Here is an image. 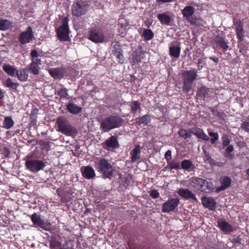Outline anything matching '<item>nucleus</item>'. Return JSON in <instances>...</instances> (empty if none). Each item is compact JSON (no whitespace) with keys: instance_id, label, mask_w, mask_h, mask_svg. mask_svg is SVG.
Instances as JSON below:
<instances>
[{"instance_id":"51","label":"nucleus","mask_w":249,"mask_h":249,"mask_svg":"<svg viewBox=\"0 0 249 249\" xmlns=\"http://www.w3.org/2000/svg\"><path fill=\"white\" fill-rule=\"evenodd\" d=\"M211 111L213 115L217 116L220 119H224L226 116L223 112L218 111L213 108H211Z\"/></svg>"},{"instance_id":"50","label":"nucleus","mask_w":249,"mask_h":249,"mask_svg":"<svg viewBox=\"0 0 249 249\" xmlns=\"http://www.w3.org/2000/svg\"><path fill=\"white\" fill-rule=\"evenodd\" d=\"M39 144L41 146L43 150L48 152L50 150V145L48 142L41 140L39 142Z\"/></svg>"},{"instance_id":"9","label":"nucleus","mask_w":249,"mask_h":249,"mask_svg":"<svg viewBox=\"0 0 249 249\" xmlns=\"http://www.w3.org/2000/svg\"><path fill=\"white\" fill-rule=\"evenodd\" d=\"M89 39L95 43L102 42L104 40V36L103 33L99 30L95 28H91L89 32Z\"/></svg>"},{"instance_id":"56","label":"nucleus","mask_w":249,"mask_h":249,"mask_svg":"<svg viewBox=\"0 0 249 249\" xmlns=\"http://www.w3.org/2000/svg\"><path fill=\"white\" fill-rule=\"evenodd\" d=\"M241 128L245 132L249 133V121L243 122L241 125Z\"/></svg>"},{"instance_id":"29","label":"nucleus","mask_w":249,"mask_h":249,"mask_svg":"<svg viewBox=\"0 0 249 249\" xmlns=\"http://www.w3.org/2000/svg\"><path fill=\"white\" fill-rule=\"evenodd\" d=\"M157 18L161 24L165 25H171L172 22L171 18L166 13L158 14Z\"/></svg>"},{"instance_id":"22","label":"nucleus","mask_w":249,"mask_h":249,"mask_svg":"<svg viewBox=\"0 0 249 249\" xmlns=\"http://www.w3.org/2000/svg\"><path fill=\"white\" fill-rule=\"evenodd\" d=\"M142 47L140 46L138 49L135 50L132 55V59L134 63H139L141 62L143 58L144 51L142 50Z\"/></svg>"},{"instance_id":"13","label":"nucleus","mask_w":249,"mask_h":249,"mask_svg":"<svg viewBox=\"0 0 249 249\" xmlns=\"http://www.w3.org/2000/svg\"><path fill=\"white\" fill-rule=\"evenodd\" d=\"M178 194L185 199H192L196 201L197 198L196 195L188 189L180 188L177 192Z\"/></svg>"},{"instance_id":"6","label":"nucleus","mask_w":249,"mask_h":249,"mask_svg":"<svg viewBox=\"0 0 249 249\" xmlns=\"http://www.w3.org/2000/svg\"><path fill=\"white\" fill-rule=\"evenodd\" d=\"M95 167L98 172L102 174L103 178H109V162L107 160L99 159L95 162Z\"/></svg>"},{"instance_id":"63","label":"nucleus","mask_w":249,"mask_h":249,"mask_svg":"<svg viewBox=\"0 0 249 249\" xmlns=\"http://www.w3.org/2000/svg\"><path fill=\"white\" fill-rule=\"evenodd\" d=\"M103 146L107 150H109V139H107L103 143Z\"/></svg>"},{"instance_id":"8","label":"nucleus","mask_w":249,"mask_h":249,"mask_svg":"<svg viewBox=\"0 0 249 249\" xmlns=\"http://www.w3.org/2000/svg\"><path fill=\"white\" fill-rule=\"evenodd\" d=\"M179 203V199L178 198L169 199L164 203L162 206L161 211L163 213H169L175 210Z\"/></svg>"},{"instance_id":"34","label":"nucleus","mask_w":249,"mask_h":249,"mask_svg":"<svg viewBox=\"0 0 249 249\" xmlns=\"http://www.w3.org/2000/svg\"><path fill=\"white\" fill-rule=\"evenodd\" d=\"M205 157L204 158L205 162H208L211 166H218V163L216 162L215 160L212 159L210 156L208 152L206 150L203 149Z\"/></svg>"},{"instance_id":"5","label":"nucleus","mask_w":249,"mask_h":249,"mask_svg":"<svg viewBox=\"0 0 249 249\" xmlns=\"http://www.w3.org/2000/svg\"><path fill=\"white\" fill-rule=\"evenodd\" d=\"M46 162L42 160L28 158L25 161V165L26 169L33 173H37L43 170L46 165Z\"/></svg>"},{"instance_id":"18","label":"nucleus","mask_w":249,"mask_h":249,"mask_svg":"<svg viewBox=\"0 0 249 249\" xmlns=\"http://www.w3.org/2000/svg\"><path fill=\"white\" fill-rule=\"evenodd\" d=\"M235 31L237 35V38L240 42L244 40L245 31L243 29V23L240 20L237 21L234 23Z\"/></svg>"},{"instance_id":"17","label":"nucleus","mask_w":249,"mask_h":249,"mask_svg":"<svg viewBox=\"0 0 249 249\" xmlns=\"http://www.w3.org/2000/svg\"><path fill=\"white\" fill-rule=\"evenodd\" d=\"M202 203L204 207L211 211H214L216 209V202L212 197H204L202 198Z\"/></svg>"},{"instance_id":"23","label":"nucleus","mask_w":249,"mask_h":249,"mask_svg":"<svg viewBox=\"0 0 249 249\" xmlns=\"http://www.w3.org/2000/svg\"><path fill=\"white\" fill-rule=\"evenodd\" d=\"M67 109L71 114H78L82 111V107L73 103L69 102L67 105Z\"/></svg>"},{"instance_id":"47","label":"nucleus","mask_w":249,"mask_h":249,"mask_svg":"<svg viewBox=\"0 0 249 249\" xmlns=\"http://www.w3.org/2000/svg\"><path fill=\"white\" fill-rule=\"evenodd\" d=\"M178 134L181 137L183 138L184 139L190 138L192 136L191 133L190 132H188L187 130L183 128L180 129L178 131Z\"/></svg>"},{"instance_id":"42","label":"nucleus","mask_w":249,"mask_h":249,"mask_svg":"<svg viewBox=\"0 0 249 249\" xmlns=\"http://www.w3.org/2000/svg\"><path fill=\"white\" fill-rule=\"evenodd\" d=\"M31 219L33 223L36 225H41L43 224L42 220H41L40 216L36 213H33L31 216Z\"/></svg>"},{"instance_id":"27","label":"nucleus","mask_w":249,"mask_h":249,"mask_svg":"<svg viewBox=\"0 0 249 249\" xmlns=\"http://www.w3.org/2000/svg\"><path fill=\"white\" fill-rule=\"evenodd\" d=\"M195 12V8L192 6H186L182 10V14L183 17L188 20L191 18Z\"/></svg>"},{"instance_id":"38","label":"nucleus","mask_w":249,"mask_h":249,"mask_svg":"<svg viewBox=\"0 0 249 249\" xmlns=\"http://www.w3.org/2000/svg\"><path fill=\"white\" fill-rule=\"evenodd\" d=\"M38 112V109L37 108H35L32 110L30 114V123L34 125L36 124Z\"/></svg>"},{"instance_id":"26","label":"nucleus","mask_w":249,"mask_h":249,"mask_svg":"<svg viewBox=\"0 0 249 249\" xmlns=\"http://www.w3.org/2000/svg\"><path fill=\"white\" fill-rule=\"evenodd\" d=\"M141 147L139 145H136L132 150L130 153L131 161L132 163H134L137 160L140 159V156L139 154L141 153Z\"/></svg>"},{"instance_id":"53","label":"nucleus","mask_w":249,"mask_h":249,"mask_svg":"<svg viewBox=\"0 0 249 249\" xmlns=\"http://www.w3.org/2000/svg\"><path fill=\"white\" fill-rule=\"evenodd\" d=\"M167 165L170 169H178L180 168L179 163L175 161H168Z\"/></svg>"},{"instance_id":"43","label":"nucleus","mask_w":249,"mask_h":249,"mask_svg":"<svg viewBox=\"0 0 249 249\" xmlns=\"http://www.w3.org/2000/svg\"><path fill=\"white\" fill-rule=\"evenodd\" d=\"M60 99H67L69 96L68 89L66 88H62L59 89L57 93Z\"/></svg>"},{"instance_id":"4","label":"nucleus","mask_w":249,"mask_h":249,"mask_svg":"<svg viewBox=\"0 0 249 249\" xmlns=\"http://www.w3.org/2000/svg\"><path fill=\"white\" fill-rule=\"evenodd\" d=\"M89 5L86 0H77L72 6V14L75 17H80L85 15L87 12Z\"/></svg>"},{"instance_id":"12","label":"nucleus","mask_w":249,"mask_h":249,"mask_svg":"<svg viewBox=\"0 0 249 249\" xmlns=\"http://www.w3.org/2000/svg\"><path fill=\"white\" fill-rule=\"evenodd\" d=\"M67 73L66 69L64 67H58L50 70L49 73L55 79H61Z\"/></svg>"},{"instance_id":"10","label":"nucleus","mask_w":249,"mask_h":249,"mask_svg":"<svg viewBox=\"0 0 249 249\" xmlns=\"http://www.w3.org/2000/svg\"><path fill=\"white\" fill-rule=\"evenodd\" d=\"M33 37L32 29L29 26L27 31L23 32L20 34L18 41L21 44H25L32 41Z\"/></svg>"},{"instance_id":"64","label":"nucleus","mask_w":249,"mask_h":249,"mask_svg":"<svg viewBox=\"0 0 249 249\" xmlns=\"http://www.w3.org/2000/svg\"><path fill=\"white\" fill-rule=\"evenodd\" d=\"M56 193L59 196L61 197L63 195L64 191L61 188H58L56 190Z\"/></svg>"},{"instance_id":"37","label":"nucleus","mask_w":249,"mask_h":249,"mask_svg":"<svg viewBox=\"0 0 249 249\" xmlns=\"http://www.w3.org/2000/svg\"><path fill=\"white\" fill-rule=\"evenodd\" d=\"M131 112L135 114L137 111L141 108V103L138 101H133L130 105Z\"/></svg>"},{"instance_id":"41","label":"nucleus","mask_w":249,"mask_h":249,"mask_svg":"<svg viewBox=\"0 0 249 249\" xmlns=\"http://www.w3.org/2000/svg\"><path fill=\"white\" fill-rule=\"evenodd\" d=\"M226 147L224 153V156L228 159H232L233 155L231 153L234 150L233 146L232 145H229Z\"/></svg>"},{"instance_id":"25","label":"nucleus","mask_w":249,"mask_h":249,"mask_svg":"<svg viewBox=\"0 0 249 249\" xmlns=\"http://www.w3.org/2000/svg\"><path fill=\"white\" fill-rule=\"evenodd\" d=\"M151 120V115L149 114H146L142 116V117L136 118L135 122L137 125H140L141 124H143L144 126H146L150 123Z\"/></svg>"},{"instance_id":"36","label":"nucleus","mask_w":249,"mask_h":249,"mask_svg":"<svg viewBox=\"0 0 249 249\" xmlns=\"http://www.w3.org/2000/svg\"><path fill=\"white\" fill-rule=\"evenodd\" d=\"M154 34L151 29H145L143 30L142 36L145 41H149L154 37Z\"/></svg>"},{"instance_id":"49","label":"nucleus","mask_w":249,"mask_h":249,"mask_svg":"<svg viewBox=\"0 0 249 249\" xmlns=\"http://www.w3.org/2000/svg\"><path fill=\"white\" fill-rule=\"evenodd\" d=\"M101 128L104 131H109V117H107L101 123Z\"/></svg>"},{"instance_id":"2","label":"nucleus","mask_w":249,"mask_h":249,"mask_svg":"<svg viewBox=\"0 0 249 249\" xmlns=\"http://www.w3.org/2000/svg\"><path fill=\"white\" fill-rule=\"evenodd\" d=\"M183 77V90L188 93L192 89L193 82L197 77V71L195 70H186L182 73Z\"/></svg>"},{"instance_id":"1","label":"nucleus","mask_w":249,"mask_h":249,"mask_svg":"<svg viewBox=\"0 0 249 249\" xmlns=\"http://www.w3.org/2000/svg\"><path fill=\"white\" fill-rule=\"evenodd\" d=\"M56 124L59 131L66 136H72L75 135L78 133L77 129L70 124L66 118H58Z\"/></svg>"},{"instance_id":"57","label":"nucleus","mask_w":249,"mask_h":249,"mask_svg":"<svg viewBox=\"0 0 249 249\" xmlns=\"http://www.w3.org/2000/svg\"><path fill=\"white\" fill-rule=\"evenodd\" d=\"M72 198L70 195H67L66 194H63L61 197V202L63 203H68L71 200Z\"/></svg>"},{"instance_id":"14","label":"nucleus","mask_w":249,"mask_h":249,"mask_svg":"<svg viewBox=\"0 0 249 249\" xmlns=\"http://www.w3.org/2000/svg\"><path fill=\"white\" fill-rule=\"evenodd\" d=\"M189 131L191 133L196 136L198 138L204 141H208L210 140L209 136L200 128L197 127H192L190 129Z\"/></svg>"},{"instance_id":"28","label":"nucleus","mask_w":249,"mask_h":249,"mask_svg":"<svg viewBox=\"0 0 249 249\" xmlns=\"http://www.w3.org/2000/svg\"><path fill=\"white\" fill-rule=\"evenodd\" d=\"M18 79L21 81H25L28 78L29 71L27 69H21L16 71Z\"/></svg>"},{"instance_id":"54","label":"nucleus","mask_w":249,"mask_h":249,"mask_svg":"<svg viewBox=\"0 0 249 249\" xmlns=\"http://www.w3.org/2000/svg\"><path fill=\"white\" fill-rule=\"evenodd\" d=\"M223 148L229 145L231 142L229 136L227 134L223 135L221 138Z\"/></svg>"},{"instance_id":"45","label":"nucleus","mask_w":249,"mask_h":249,"mask_svg":"<svg viewBox=\"0 0 249 249\" xmlns=\"http://www.w3.org/2000/svg\"><path fill=\"white\" fill-rule=\"evenodd\" d=\"M39 67L33 64H30L28 69L34 75H37L39 73Z\"/></svg>"},{"instance_id":"40","label":"nucleus","mask_w":249,"mask_h":249,"mask_svg":"<svg viewBox=\"0 0 249 249\" xmlns=\"http://www.w3.org/2000/svg\"><path fill=\"white\" fill-rule=\"evenodd\" d=\"M194 165L192 161L189 160H184L181 163V168L189 172L191 171L190 169Z\"/></svg>"},{"instance_id":"15","label":"nucleus","mask_w":249,"mask_h":249,"mask_svg":"<svg viewBox=\"0 0 249 249\" xmlns=\"http://www.w3.org/2000/svg\"><path fill=\"white\" fill-rule=\"evenodd\" d=\"M217 224L219 228L224 232H232L235 230L232 226L222 219L218 220Z\"/></svg>"},{"instance_id":"44","label":"nucleus","mask_w":249,"mask_h":249,"mask_svg":"<svg viewBox=\"0 0 249 249\" xmlns=\"http://www.w3.org/2000/svg\"><path fill=\"white\" fill-rule=\"evenodd\" d=\"M5 85L7 87L15 90L19 86V84L13 82L11 78H8L5 81Z\"/></svg>"},{"instance_id":"55","label":"nucleus","mask_w":249,"mask_h":249,"mask_svg":"<svg viewBox=\"0 0 249 249\" xmlns=\"http://www.w3.org/2000/svg\"><path fill=\"white\" fill-rule=\"evenodd\" d=\"M209 135L212 137L211 139V142L212 144H214L219 139V135L217 132H210Z\"/></svg>"},{"instance_id":"19","label":"nucleus","mask_w":249,"mask_h":249,"mask_svg":"<svg viewBox=\"0 0 249 249\" xmlns=\"http://www.w3.org/2000/svg\"><path fill=\"white\" fill-rule=\"evenodd\" d=\"M81 170L83 177L86 179H91L95 176L94 170L91 166L82 167Z\"/></svg>"},{"instance_id":"21","label":"nucleus","mask_w":249,"mask_h":249,"mask_svg":"<svg viewBox=\"0 0 249 249\" xmlns=\"http://www.w3.org/2000/svg\"><path fill=\"white\" fill-rule=\"evenodd\" d=\"M124 120L118 116H110V130L121 126Z\"/></svg>"},{"instance_id":"24","label":"nucleus","mask_w":249,"mask_h":249,"mask_svg":"<svg viewBox=\"0 0 249 249\" xmlns=\"http://www.w3.org/2000/svg\"><path fill=\"white\" fill-rule=\"evenodd\" d=\"M214 42L217 44L221 49L226 51L229 48L228 42H226L225 39L221 36H216L214 38Z\"/></svg>"},{"instance_id":"32","label":"nucleus","mask_w":249,"mask_h":249,"mask_svg":"<svg viewBox=\"0 0 249 249\" xmlns=\"http://www.w3.org/2000/svg\"><path fill=\"white\" fill-rule=\"evenodd\" d=\"M3 71L9 75L13 76L16 73V70L14 66L9 64H4L2 66Z\"/></svg>"},{"instance_id":"59","label":"nucleus","mask_w":249,"mask_h":249,"mask_svg":"<svg viewBox=\"0 0 249 249\" xmlns=\"http://www.w3.org/2000/svg\"><path fill=\"white\" fill-rule=\"evenodd\" d=\"M150 196L152 198L156 199L159 197L160 195L157 190H153L151 191Z\"/></svg>"},{"instance_id":"3","label":"nucleus","mask_w":249,"mask_h":249,"mask_svg":"<svg viewBox=\"0 0 249 249\" xmlns=\"http://www.w3.org/2000/svg\"><path fill=\"white\" fill-rule=\"evenodd\" d=\"M68 20L67 17L64 18L62 20V24L56 30L57 37L60 41H67L70 39Z\"/></svg>"},{"instance_id":"39","label":"nucleus","mask_w":249,"mask_h":249,"mask_svg":"<svg viewBox=\"0 0 249 249\" xmlns=\"http://www.w3.org/2000/svg\"><path fill=\"white\" fill-rule=\"evenodd\" d=\"M11 26V22L7 19H0V30L5 31Z\"/></svg>"},{"instance_id":"58","label":"nucleus","mask_w":249,"mask_h":249,"mask_svg":"<svg viewBox=\"0 0 249 249\" xmlns=\"http://www.w3.org/2000/svg\"><path fill=\"white\" fill-rule=\"evenodd\" d=\"M206 191L207 190H209L210 191H213L214 188L213 187V184L211 182H208L207 180H206Z\"/></svg>"},{"instance_id":"16","label":"nucleus","mask_w":249,"mask_h":249,"mask_svg":"<svg viewBox=\"0 0 249 249\" xmlns=\"http://www.w3.org/2000/svg\"><path fill=\"white\" fill-rule=\"evenodd\" d=\"M169 54L175 58H179L180 54L181 47L179 43L177 42L172 43L169 48Z\"/></svg>"},{"instance_id":"48","label":"nucleus","mask_w":249,"mask_h":249,"mask_svg":"<svg viewBox=\"0 0 249 249\" xmlns=\"http://www.w3.org/2000/svg\"><path fill=\"white\" fill-rule=\"evenodd\" d=\"M119 179L121 181L124 186H128L130 183V180L126 176H123L121 174L118 173Z\"/></svg>"},{"instance_id":"30","label":"nucleus","mask_w":249,"mask_h":249,"mask_svg":"<svg viewBox=\"0 0 249 249\" xmlns=\"http://www.w3.org/2000/svg\"><path fill=\"white\" fill-rule=\"evenodd\" d=\"M62 237H60L59 239L60 241H58L55 237H52L50 242V248L51 249H61Z\"/></svg>"},{"instance_id":"62","label":"nucleus","mask_w":249,"mask_h":249,"mask_svg":"<svg viewBox=\"0 0 249 249\" xmlns=\"http://www.w3.org/2000/svg\"><path fill=\"white\" fill-rule=\"evenodd\" d=\"M30 55L32 58L37 57L38 56V53L36 50H32L30 53Z\"/></svg>"},{"instance_id":"35","label":"nucleus","mask_w":249,"mask_h":249,"mask_svg":"<svg viewBox=\"0 0 249 249\" xmlns=\"http://www.w3.org/2000/svg\"><path fill=\"white\" fill-rule=\"evenodd\" d=\"M2 124L4 128L9 129L13 126L14 122L11 117H5Z\"/></svg>"},{"instance_id":"31","label":"nucleus","mask_w":249,"mask_h":249,"mask_svg":"<svg viewBox=\"0 0 249 249\" xmlns=\"http://www.w3.org/2000/svg\"><path fill=\"white\" fill-rule=\"evenodd\" d=\"M210 91V89L205 86H202L198 88L197 90V96L203 100H204L207 95Z\"/></svg>"},{"instance_id":"46","label":"nucleus","mask_w":249,"mask_h":249,"mask_svg":"<svg viewBox=\"0 0 249 249\" xmlns=\"http://www.w3.org/2000/svg\"><path fill=\"white\" fill-rule=\"evenodd\" d=\"M119 144L118 142L117 136H112L110 137V147L113 148H119Z\"/></svg>"},{"instance_id":"33","label":"nucleus","mask_w":249,"mask_h":249,"mask_svg":"<svg viewBox=\"0 0 249 249\" xmlns=\"http://www.w3.org/2000/svg\"><path fill=\"white\" fill-rule=\"evenodd\" d=\"M64 240V243L61 244V249H74L73 248V241L63 236Z\"/></svg>"},{"instance_id":"52","label":"nucleus","mask_w":249,"mask_h":249,"mask_svg":"<svg viewBox=\"0 0 249 249\" xmlns=\"http://www.w3.org/2000/svg\"><path fill=\"white\" fill-rule=\"evenodd\" d=\"M187 20L191 24L197 26H199L201 24V20L199 18H197L196 17H192L191 18H189Z\"/></svg>"},{"instance_id":"60","label":"nucleus","mask_w":249,"mask_h":249,"mask_svg":"<svg viewBox=\"0 0 249 249\" xmlns=\"http://www.w3.org/2000/svg\"><path fill=\"white\" fill-rule=\"evenodd\" d=\"M171 154H172L171 151V150H167L165 154L164 158L167 161V162L168 161H171V160L172 158Z\"/></svg>"},{"instance_id":"20","label":"nucleus","mask_w":249,"mask_h":249,"mask_svg":"<svg viewBox=\"0 0 249 249\" xmlns=\"http://www.w3.org/2000/svg\"><path fill=\"white\" fill-rule=\"evenodd\" d=\"M122 52V49L120 45L116 44L114 45L113 54L116 57L118 62L121 64H123L124 61V57Z\"/></svg>"},{"instance_id":"11","label":"nucleus","mask_w":249,"mask_h":249,"mask_svg":"<svg viewBox=\"0 0 249 249\" xmlns=\"http://www.w3.org/2000/svg\"><path fill=\"white\" fill-rule=\"evenodd\" d=\"M219 182L221 185L215 188V192L217 193L225 191L229 188L231 185V179L229 177L222 176L219 178Z\"/></svg>"},{"instance_id":"61","label":"nucleus","mask_w":249,"mask_h":249,"mask_svg":"<svg viewBox=\"0 0 249 249\" xmlns=\"http://www.w3.org/2000/svg\"><path fill=\"white\" fill-rule=\"evenodd\" d=\"M32 63L31 64H35L36 65H39L41 64V59L38 58L37 57L32 58Z\"/></svg>"},{"instance_id":"7","label":"nucleus","mask_w":249,"mask_h":249,"mask_svg":"<svg viewBox=\"0 0 249 249\" xmlns=\"http://www.w3.org/2000/svg\"><path fill=\"white\" fill-rule=\"evenodd\" d=\"M191 186L196 191H206V179L198 177H192L190 179Z\"/></svg>"}]
</instances>
